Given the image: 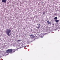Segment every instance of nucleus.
I'll use <instances>...</instances> for the list:
<instances>
[{"label":"nucleus","mask_w":60,"mask_h":60,"mask_svg":"<svg viewBox=\"0 0 60 60\" xmlns=\"http://www.w3.org/2000/svg\"><path fill=\"white\" fill-rule=\"evenodd\" d=\"M15 49H9L7 50L6 53H11L12 54L13 53H14L15 52Z\"/></svg>","instance_id":"obj_1"},{"label":"nucleus","mask_w":60,"mask_h":60,"mask_svg":"<svg viewBox=\"0 0 60 60\" xmlns=\"http://www.w3.org/2000/svg\"><path fill=\"white\" fill-rule=\"evenodd\" d=\"M11 32V30L10 29H7L6 31V33L7 35L9 36V34H10Z\"/></svg>","instance_id":"obj_2"},{"label":"nucleus","mask_w":60,"mask_h":60,"mask_svg":"<svg viewBox=\"0 0 60 60\" xmlns=\"http://www.w3.org/2000/svg\"><path fill=\"white\" fill-rule=\"evenodd\" d=\"M30 36L31 38H34V35H33V34L30 35Z\"/></svg>","instance_id":"obj_3"},{"label":"nucleus","mask_w":60,"mask_h":60,"mask_svg":"<svg viewBox=\"0 0 60 60\" xmlns=\"http://www.w3.org/2000/svg\"><path fill=\"white\" fill-rule=\"evenodd\" d=\"M7 0H2V2L3 3H6Z\"/></svg>","instance_id":"obj_4"},{"label":"nucleus","mask_w":60,"mask_h":60,"mask_svg":"<svg viewBox=\"0 0 60 60\" xmlns=\"http://www.w3.org/2000/svg\"><path fill=\"white\" fill-rule=\"evenodd\" d=\"M47 23H48V24L49 25H50V24H51V22H49V21H47Z\"/></svg>","instance_id":"obj_5"},{"label":"nucleus","mask_w":60,"mask_h":60,"mask_svg":"<svg viewBox=\"0 0 60 60\" xmlns=\"http://www.w3.org/2000/svg\"><path fill=\"white\" fill-rule=\"evenodd\" d=\"M55 21L56 23H58V22H59V20H56Z\"/></svg>","instance_id":"obj_6"},{"label":"nucleus","mask_w":60,"mask_h":60,"mask_svg":"<svg viewBox=\"0 0 60 60\" xmlns=\"http://www.w3.org/2000/svg\"><path fill=\"white\" fill-rule=\"evenodd\" d=\"M55 19H57V18L56 17H55L54 18Z\"/></svg>","instance_id":"obj_7"},{"label":"nucleus","mask_w":60,"mask_h":60,"mask_svg":"<svg viewBox=\"0 0 60 60\" xmlns=\"http://www.w3.org/2000/svg\"><path fill=\"white\" fill-rule=\"evenodd\" d=\"M40 26H39L37 27V28H38V29H39V28H40Z\"/></svg>","instance_id":"obj_8"},{"label":"nucleus","mask_w":60,"mask_h":60,"mask_svg":"<svg viewBox=\"0 0 60 60\" xmlns=\"http://www.w3.org/2000/svg\"><path fill=\"white\" fill-rule=\"evenodd\" d=\"M43 14H45V12H43Z\"/></svg>","instance_id":"obj_9"},{"label":"nucleus","mask_w":60,"mask_h":60,"mask_svg":"<svg viewBox=\"0 0 60 60\" xmlns=\"http://www.w3.org/2000/svg\"><path fill=\"white\" fill-rule=\"evenodd\" d=\"M21 41V40H18V41Z\"/></svg>","instance_id":"obj_10"},{"label":"nucleus","mask_w":60,"mask_h":60,"mask_svg":"<svg viewBox=\"0 0 60 60\" xmlns=\"http://www.w3.org/2000/svg\"><path fill=\"white\" fill-rule=\"evenodd\" d=\"M19 49V48H18L17 49H17H17Z\"/></svg>","instance_id":"obj_11"},{"label":"nucleus","mask_w":60,"mask_h":60,"mask_svg":"<svg viewBox=\"0 0 60 60\" xmlns=\"http://www.w3.org/2000/svg\"><path fill=\"white\" fill-rule=\"evenodd\" d=\"M40 24H38V26H40Z\"/></svg>","instance_id":"obj_12"},{"label":"nucleus","mask_w":60,"mask_h":60,"mask_svg":"<svg viewBox=\"0 0 60 60\" xmlns=\"http://www.w3.org/2000/svg\"><path fill=\"white\" fill-rule=\"evenodd\" d=\"M55 15H56V14H55Z\"/></svg>","instance_id":"obj_13"},{"label":"nucleus","mask_w":60,"mask_h":60,"mask_svg":"<svg viewBox=\"0 0 60 60\" xmlns=\"http://www.w3.org/2000/svg\"><path fill=\"white\" fill-rule=\"evenodd\" d=\"M41 37V38H42V37Z\"/></svg>","instance_id":"obj_14"}]
</instances>
